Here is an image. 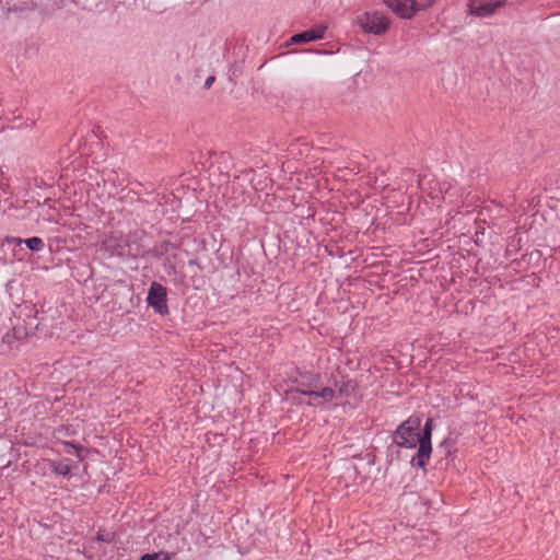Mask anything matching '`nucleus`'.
<instances>
[{"label": "nucleus", "mask_w": 560, "mask_h": 560, "mask_svg": "<svg viewBox=\"0 0 560 560\" xmlns=\"http://www.w3.org/2000/svg\"><path fill=\"white\" fill-rule=\"evenodd\" d=\"M432 419H428L424 423V427L421 428L420 418L410 417L397 429L395 434V442L397 445L407 448H413L418 446L417 456L412 458V463L422 468L428 463L432 452Z\"/></svg>", "instance_id": "f257e3e1"}, {"label": "nucleus", "mask_w": 560, "mask_h": 560, "mask_svg": "<svg viewBox=\"0 0 560 560\" xmlns=\"http://www.w3.org/2000/svg\"><path fill=\"white\" fill-rule=\"evenodd\" d=\"M355 23L366 33L382 35L389 26L387 16L380 12H364L355 19Z\"/></svg>", "instance_id": "f03ea898"}, {"label": "nucleus", "mask_w": 560, "mask_h": 560, "mask_svg": "<svg viewBox=\"0 0 560 560\" xmlns=\"http://www.w3.org/2000/svg\"><path fill=\"white\" fill-rule=\"evenodd\" d=\"M502 5V0H471L468 4V13L481 19L490 18Z\"/></svg>", "instance_id": "7ed1b4c3"}, {"label": "nucleus", "mask_w": 560, "mask_h": 560, "mask_svg": "<svg viewBox=\"0 0 560 560\" xmlns=\"http://www.w3.org/2000/svg\"><path fill=\"white\" fill-rule=\"evenodd\" d=\"M298 392L306 395L308 397L307 404L313 406H325L334 400L337 401V396L330 388H323L319 390L316 386H314L310 389L299 388Z\"/></svg>", "instance_id": "20e7f679"}, {"label": "nucleus", "mask_w": 560, "mask_h": 560, "mask_svg": "<svg viewBox=\"0 0 560 560\" xmlns=\"http://www.w3.org/2000/svg\"><path fill=\"white\" fill-rule=\"evenodd\" d=\"M148 302L160 314L165 313L167 311L165 289L159 283H152L148 294Z\"/></svg>", "instance_id": "39448f33"}, {"label": "nucleus", "mask_w": 560, "mask_h": 560, "mask_svg": "<svg viewBox=\"0 0 560 560\" xmlns=\"http://www.w3.org/2000/svg\"><path fill=\"white\" fill-rule=\"evenodd\" d=\"M387 4L401 19H411L419 11V7H412L402 0H393Z\"/></svg>", "instance_id": "423d86ee"}, {"label": "nucleus", "mask_w": 560, "mask_h": 560, "mask_svg": "<svg viewBox=\"0 0 560 560\" xmlns=\"http://www.w3.org/2000/svg\"><path fill=\"white\" fill-rule=\"evenodd\" d=\"M324 32H325V27L318 26L316 28L305 31L300 34H295L294 36H292L291 40L293 43H305V42L322 39L324 37Z\"/></svg>", "instance_id": "0eeeda50"}, {"label": "nucleus", "mask_w": 560, "mask_h": 560, "mask_svg": "<svg viewBox=\"0 0 560 560\" xmlns=\"http://www.w3.org/2000/svg\"><path fill=\"white\" fill-rule=\"evenodd\" d=\"M26 246L34 252H39L44 248V242L39 237H31L24 241Z\"/></svg>", "instance_id": "6e6552de"}, {"label": "nucleus", "mask_w": 560, "mask_h": 560, "mask_svg": "<svg viewBox=\"0 0 560 560\" xmlns=\"http://www.w3.org/2000/svg\"><path fill=\"white\" fill-rule=\"evenodd\" d=\"M141 560H170V555L167 552H156V553H147L141 557Z\"/></svg>", "instance_id": "1a4fd4ad"}, {"label": "nucleus", "mask_w": 560, "mask_h": 560, "mask_svg": "<svg viewBox=\"0 0 560 560\" xmlns=\"http://www.w3.org/2000/svg\"><path fill=\"white\" fill-rule=\"evenodd\" d=\"M434 2L435 0H424L423 2H418L419 11L432 7Z\"/></svg>", "instance_id": "9d476101"}, {"label": "nucleus", "mask_w": 560, "mask_h": 560, "mask_svg": "<svg viewBox=\"0 0 560 560\" xmlns=\"http://www.w3.org/2000/svg\"><path fill=\"white\" fill-rule=\"evenodd\" d=\"M58 471H59L60 474H62V475H66V474H68L69 468H68V466H66V465H61V466H59Z\"/></svg>", "instance_id": "9b49d317"}, {"label": "nucleus", "mask_w": 560, "mask_h": 560, "mask_svg": "<svg viewBox=\"0 0 560 560\" xmlns=\"http://www.w3.org/2000/svg\"><path fill=\"white\" fill-rule=\"evenodd\" d=\"M406 3H410L412 7H418V2L416 0H402Z\"/></svg>", "instance_id": "f8f14e48"}, {"label": "nucleus", "mask_w": 560, "mask_h": 560, "mask_svg": "<svg viewBox=\"0 0 560 560\" xmlns=\"http://www.w3.org/2000/svg\"><path fill=\"white\" fill-rule=\"evenodd\" d=\"M9 241H10V242H13V243H15V244H21V243H22V240H21V238H14V237H12V238H10Z\"/></svg>", "instance_id": "ddd939ff"}, {"label": "nucleus", "mask_w": 560, "mask_h": 560, "mask_svg": "<svg viewBox=\"0 0 560 560\" xmlns=\"http://www.w3.org/2000/svg\"><path fill=\"white\" fill-rule=\"evenodd\" d=\"M212 81H213V78H212V77H211V78H208V79H207V81H206V85H208V86H209V85L212 83Z\"/></svg>", "instance_id": "4468645a"}, {"label": "nucleus", "mask_w": 560, "mask_h": 560, "mask_svg": "<svg viewBox=\"0 0 560 560\" xmlns=\"http://www.w3.org/2000/svg\"><path fill=\"white\" fill-rule=\"evenodd\" d=\"M105 246H106V247H110V241H106V242H105Z\"/></svg>", "instance_id": "2eb2a0df"}]
</instances>
